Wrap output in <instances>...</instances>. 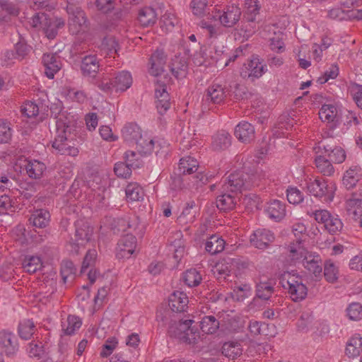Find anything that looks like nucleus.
Instances as JSON below:
<instances>
[{"label": "nucleus", "mask_w": 362, "mask_h": 362, "mask_svg": "<svg viewBox=\"0 0 362 362\" xmlns=\"http://www.w3.org/2000/svg\"><path fill=\"white\" fill-rule=\"evenodd\" d=\"M50 113L51 117L55 120L54 124L52 127L56 134L52 142V147L61 155L77 156L78 148L69 144L73 139L71 134L76 128L74 117L67 114L66 112L62 111V105L59 101L52 104Z\"/></svg>", "instance_id": "obj_1"}, {"label": "nucleus", "mask_w": 362, "mask_h": 362, "mask_svg": "<svg viewBox=\"0 0 362 362\" xmlns=\"http://www.w3.org/2000/svg\"><path fill=\"white\" fill-rule=\"evenodd\" d=\"M255 177V175H250L243 170H236L226 178L222 186L224 190L238 194L242 190L257 185Z\"/></svg>", "instance_id": "obj_2"}, {"label": "nucleus", "mask_w": 362, "mask_h": 362, "mask_svg": "<svg viewBox=\"0 0 362 362\" xmlns=\"http://www.w3.org/2000/svg\"><path fill=\"white\" fill-rule=\"evenodd\" d=\"M281 283L282 286L288 290L291 299L295 302L301 301L308 294V288L303 283L301 276L291 273L283 274Z\"/></svg>", "instance_id": "obj_3"}, {"label": "nucleus", "mask_w": 362, "mask_h": 362, "mask_svg": "<svg viewBox=\"0 0 362 362\" xmlns=\"http://www.w3.org/2000/svg\"><path fill=\"white\" fill-rule=\"evenodd\" d=\"M242 11L236 4L227 5L223 9H218L214 17L226 28H234L240 21Z\"/></svg>", "instance_id": "obj_4"}, {"label": "nucleus", "mask_w": 362, "mask_h": 362, "mask_svg": "<svg viewBox=\"0 0 362 362\" xmlns=\"http://www.w3.org/2000/svg\"><path fill=\"white\" fill-rule=\"evenodd\" d=\"M307 189L309 193L316 197L320 198L325 202L333 200L334 187L332 183L325 180L315 179L307 182Z\"/></svg>", "instance_id": "obj_5"}, {"label": "nucleus", "mask_w": 362, "mask_h": 362, "mask_svg": "<svg viewBox=\"0 0 362 362\" xmlns=\"http://www.w3.org/2000/svg\"><path fill=\"white\" fill-rule=\"evenodd\" d=\"M319 117L322 122L329 123V129L324 133L323 137L333 138L334 130L339 122V117L336 106L332 104H325L319 111Z\"/></svg>", "instance_id": "obj_6"}, {"label": "nucleus", "mask_w": 362, "mask_h": 362, "mask_svg": "<svg viewBox=\"0 0 362 362\" xmlns=\"http://www.w3.org/2000/svg\"><path fill=\"white\" fill-rule=\"evenodd\" d=\"M0 349L7 357H13L17 354L19 344L13 332L8 329L0 331Z\"/></svg>", "instance_id": "obj_7"}, {"label": "nucleus", "mask_w": 362, "mask_h": 362, "mask_svg": "<svg viewBox=\"0 0 362 362\" xmlns=\"http://www.w3.org/2000/svg\"><path fill=\"white\" fill-rule=\"evenodd\" d=\"M137 245L136 237L127 233L120 238L116 248V257L118 259H129L135 252Z\"/></svg>", "instance_id": "obj_8"}, {"label": "nucleus", "mask_w": 362, "mask_h": 362, "mask_svg": "<svg viewBox=\"0 0 362 362\" xmlns=\"http://www.w3.org/2000/svg\"><path fill=\"white\" fill-rule=\"evenodd\" d=\"M74 238H71L70 244L78 247L89 242L93 233V229L89 224L83 221H77L75 224Z\"/></svg>", "instance_id": "obj_9"}, {"label": "nucleus", "mask_w": 362, "mask_h": 362, "mask_svg": "<svg viewBox=\"0 0 362 362\" xmlns=\"http://www.w3.org/2000/svg\"><path fill=\"white\" fill-rule=\"evenodd\" d=\"M274 240V233L266 228H258L250 235V243L260 250L267 249Z\"/></svg>", "instance_id": "obj_10"}, {"label": "nucleus", "mask_w": 362, "mask_h": 362, "mask_svg": "<svg viewBox=\"0 0 362 362\" xmlns=\"http://www.w3.org/2000/svg\"><path fill=\"white\" fill-rule=\"evenodd\" d=\"M264 73V65L257 57H252V59L245 63L241 68L240 76L243 78H258Z\"/></svg>", "instance_id": "obj_11"}, {"label": "nucleus", "mask_w": 362, "mask_h": 362, "mask_svg": "<svg viewBox=\"0 0 362 362\" xmlns=\"http://www.w3.org/2000/svg\"><path fill=\"white\" fill-rule=\"evenodd\" d=\"M226 88L218 83H213L206 90L203 97L204 105L206 104H221L227 96Z\"/></svg>", "instance_id": "obj_12"}, {"label": "nucleus", "mask_w": 362, "mask_h": 362, "mask_svg": "<svg viewBox=\"0 0 362 362\" xmlns=\"http://www.w3.org/2000/svg\"><path fill=\"white\" fill-rule=\"evenodd\" d=\"M236 193H232L230 190H224L221 186V194L216 197V206L221 211H230L235 208L239 198Z\"/></svg>", "instance_id": "obj_13"}, {"label": "nucleus", "mask_w": 362, "mask_h": 362, "mask_svg": "<svg viewBox=\"0 0 362 362\" xmlns=\"http://www.w3.org/2000/svg\"><path fill=\"white\" fill-rule=\"evenodd\" d=\"M42 64L45 67V74L50 79L61 69L62 62L60 57L54 53L44 54Z\"/></svg>", "instance_id": "obj_14"}, {"label": "nucleus", "mask_w": 362, "mask_h": 362, "mask_svg": "<svg viewBox=\"0 0 362 362\" xmlns=\"http://www.w3.org/2000/svg\"><path fill=\"white\" fill-rule=\"evenodd\" d=\"M172 75L177 79L185 78L188 74V63L185 57L175 55L169 64Z\"/></svg>", "instance_id": "obj_15"}, {"label": "nucleus", "mask_w": 362, "mask_h": 362, "mask_svg": "<svg viewBox=\"0 0 362 362\" xmlns=\"http://www.w3.org/2000/svg\"><path fill=\"white\" fill-rule=\"evenodd\" d=\"M264 211L270 219L279 222L286 216V205L282 202L274 199L267 203Z\"/></svg>", "instance_id": "obj_16"}, {"label": "nucleus", "mask_w": 362, "mask_h": 362, "mask_svg": "<svg viewBox=\"0 0 362 362\" xmlns=\"http://www.w3.org/2000/svg\"><path fill=\"white\" fill-rule=\"evenodd\" d=\"M158 20V13L151 6H144L138 11L137 21L143 28L152 27Z\"/></svg>", "instance_id": "obj_17"}, {"label": "nucleus", "mask_w": 362, "mask_h": 362, "mask_svg": "<svg viewBox=\"0 0 362 362\" xmlns=\"http://www.w3.org/2000/svg\"><path fill=\"white\" fill-rule=\"evenodd\" d=\"M255 128L247 122H240L235 128V137L243 143H250L255 139Z\"/></svg>", "instance_id": "obj_18"}, {"label": "nucleus", "mask_w": 362, "mask_h": 362, "mask_svg": "<svg viewBox=\"0 0 362 362\" xmlns=\"http://www.w3.org/2000/svg\"><path fill=\"white\" fill-rule=\"evenodd\" d=\"M323 148L324 152L322 153L325 155L331 162L335 163H342L346 159V153L344 150L339 146H332L329 144H325L323 142L320 143L319 148Z\"/></svg>", "instance_id": "obj_19"}, {"label": "nucleus", "mask_w": 362, "mask_h": 362, "mask_svg": "<svg viewBox=\"0 0 362 362\" xmlns=\"http://www.w3.org/2000/svg\"><path fill=\"white\" fill-rule=\"evenodd\" d=\"M188 303V298L182 291H174L169 297V307L175 313L185 312L187 308Z\"/></svg>", "instance_id": "obj_20"}, {"label": "nucleus", "mask_w": 362, "mask_h": 362, "mask_svg": "<svg viewBox=\"0 0 362 362\" xmlns=\"http://www.w3.org/2000/svg\"><path fill=\"white\" fill-rule=\"evenodd\" d=\"M360 198H349L346 201L347 211L353 214V218L358 221L362 228V184L359 188Z\"/></svg>", "instance_id": "obj_21"}, {"label": "nucleus", "mask_w": 362, "mask_h": 362, "mask_svg": "<svg viewBox=\"0 0 362 362\" xmlns=\"http://www.w3.org/2000/svg\"><path fill=\"white\" fill-rule=\"evenodd\" d=\"M99 67V61L95 55H86L82 58L81 70L84 76L95 77Z\"/></svg>", "instance_id": "obj_22"}, {"label": "nucleus", "mask_w": 362, "mask_h": 362, "mask_svg": "<svg viewBox=\"0 0 362 362\" xmlns=\"http://www.w3.org/2000/svg\"><path fill=\"white\" fill-rule=\"evenodd\" d=\"M166 62V55L162 49H157L150 58V70L151 75L157 76L163 71V66Z\"/></svg>", "instance_id": "obj_23"}, {"label": "nucleus", "mask_w": 362, "mask_h": 362, "mask_svg": "<svg viewBox=\"0 0 362 362\" xmlns=\"http://www.w3.org/2000/svg\"><path fill=\"white\" fill-rule=\"evenodd\" d=\"M65 25V21L62 18L47 17L45 25L43 27V31L48 39L52 40L56 37L58 30L62 28Z\"/></svg>", "instance_id": "obj_24"}, {"label": "nucleus", "mask_w": 362, "mask_h": 362, "mask_svg": "<svg viewBox=\"0 0 362 362\" xmlns=\"http://www.w3.org/2000/svg\"><path fill=\"white\" fill-rule=\"evenodd\" d=\"M362 175L361 168L358 165L351 166L344 173L343 185L348 189L354 188L360 180Z\"/></svg>", "instance_id": "obj_25"}, {"label": "nucleus", "mask_w": 362, "mask_h": 362, "mask_svg": "<svg viewBox=\"0 0 362 362\" xmlns=\"http://www.w3.org/2000/svg\"><path fill=\"white\" fill-rule=\"evenodd\" d=\"M50 221L49 212L43 209H37L31 214L29 221L33 226L38 228H45Z\"/></svg>", "instance_id": "obj_26"}, {"label": "nucleus", "mask_w": 362, "mask_h": 362, "mask_svg": "<svg viewBox=\"0 0 362 362\" xmlns=\"http://www.w3.org/2000/svg\"><path fill=\"white\" fill-rule=\"evenodd\" d=\"M112 80L116 92L125 91L132 83V75L129 72L126 71L117 73L115 76L112 77Z\"/></svg>", "instance_id": "obj_27"}, {"label": "nucleus", "mask_w": 362, "mask_h": 362, "mask_svg": "<svg viewBox=\"0 0 362 362\" xmlns=\"http://www.w3.org/2000/svg\"><path fill=\"white\" fill-rule=\"evenodd\" d=\"M122 134L124 139L131 144H136L142 136L140 127L134 123L126 124L122 129Z\"/></svg>", "instance_id": "obj_28"}, {"label": "nucleus", "mask_w": 362, "mask_h": 362, "mask_svg": "<svg viewBox=\"0 0 362 362\" xmlns=\"http://www.w3.org/2000/svg\"><path fill=\"white\" fill-rule=\"evenodd\" d=\"M231 144V136L225 130L218 132L214 137L212 148L215 151H221L228 148Z\"/></svg>", "instance_id": "obj_29"}, {"label": "nucleus", "mask_w": 362, "mask_h": 362, "mask_svg": "<svg viewBox=\"0 0 362 362\" xmlns=\"http://www.w3.org/2000/svg\"><path fill=\"white\" fill-rule=\"evenodd\" d=\"M221 351L226 357L234 360L242 355L243 349L240 343L229 341L223 344Z\"/></svg>", "instance_id": "obj_30"}, {"label": "nucleus", "mask_w": 362, "mask_h": 362, "mask_svg": "<svg viewBox=\"0 0 362 362\" xmlns=\"http://www.w3.org/2000/svg\"><path fill=\"white\" fill-rule=\"evenodd\" d=\"M46 165L37 160H29L25 165L28 175L32 179H40L46 170Z\"/></svg>", "instance_id": "obj_31"}, {"label": "nucleus", "mask_w": 362, "mask_h": 362, "mask_svg": "<svg viewBox=\"0 0 362 362\" xmlns=\"http://www.w3.org/2000/svg\"><path fill=\"white\" fill-rule=\"evenodd\" d=\"M303 264L304 267L311 274H313L315 276L317 277L321 276L322 268V262L319 256L313 257L308 255L305 257L303 260Z\"/></svg>", "instance_id": "obj_32"}, {"label": "nucleus", "mask_w": 362, "mask_h": 362, "mask_svg": "<svg viewBox=\"0 0 362 362\" xmlns=\"http://www.w3.org/2000/svg\"><path fill=\"white\" fill-rule=\"evenodd\" d=\"M225 240L217 235H212L205 243V250L211 255H216L224 250Z\"/></svg>", "instance_id": "obj_33"}, {"label": "nucleus", "mask_w": 362, "mask_h": 362, "mask_svg": "<svg viewBox=\"0 0 362 362\" xmlns=\"http://www.w3.org/2000/svg\"><path fill=\"white\" fill-rule=\"evenodd\" d=\"M258 14L259 13L245 12L244 22L242 25L243 29H245L244 36L248 37L255 33L259 23V21L257 19Z\"/></svg>", "instance_id": "obj_34"}, {"label": "nucleus", "mask_w": 362, "mask_h": 362, "mask_svg": "<svg viewBox=\"0 0 362 362\" xmlns=\"http://www.w3.org/2000/svg\"><path fill=\"white\" fill-rule=\"evenodd\" d=\"M198 167L197 160L190 156H187L180 160L177 170L179 172V174L191 175L197 170Z\"/></svg>", "instance_id": "obj_35"}, {"label": "nucleus", "mask_w": 362, "mask_h": 362, "mask_svg": "<svg viewBox=\"0 0 362 362\" xmlns=\"http://www.w3.org/2000/svg\"><path fill=\"white\" fill-rule=\"evenodd\" d=\"M290 252L289 257L293 261H299L305 259L307 255V250L302 244V240L298 238L296 243H291L288 246Z\"/></svg>", "instance_id": "obj_36"}, {"label": "nucleus", "mask_w": 362, "mask_h": 362, "mask_svg": "<svg viewBox=\"0 0 362 362\" xmlns=\"http://www.w3.org/2000/svg\"><path fill=\"white\" fill-rule=\"evenodd\" d=\"M87 18L83 11H79L74 15L69 16V30L72 33L76 34L81 27L86 25Z\"/></svg>", "instance_id": "obj_37"}, {"label": "nucleus", "mask_w": 362, "mask_h": 362, "mask_svg": "<svg viewBox=\"0 0 362 362\" xmlns=\"http://www.w3.org/2000/svg\"><path fill=\"white\" fill-rule=\"evenodd\" d=\"M193 320H186L185 321L174 322L168 328V334L171 337L178 339L181 341V337L185 332L189 325H192Z\"/></svg>", "instance_id": "obj_38"}, {"label": "nucleus", "mask_w": 362, "mask_h": 362, "mask_svg": "<svg viewBox=\"0 0 362 362\" xmlns=\"http://www.w3.org/2000/svg\"><path fill=\"white\" fill-rule=\"evenodd\" d=\"M36 327L31 320H23L18 327L19 337L24 340H28L35 333Z\"/></svg>", "instance_id": "obj_39"}, {"label": "nucleus", "mask_w": 362, "mask_h": 362, "mask_svg": "<svg viewBox=\"0 0 362 362\" xmlns=\"http://www.w3.org/2000/svg\"><path fill=\"white\" fill-rule=\"evenodd\" d=\"M127 201L139 202L144 199V192L137 183H129L125 189Z\"/></svg>", "instance_id": "obj_40"}, {"label": "nucleus", "mask_w": 362, "mask_h": 362, "mask_svg": "<svg viewBox=\"0 0 362 362\" xmlns=\"http://www.w3.org/2000/svg\"><path fill=\"white\" fill-rule=\"evenodd\" d=\"M315 162L317 168L324 175L331 176L334 173V169L331 163V160L323 153L322 155L317 156L315 159Z\"/></svg>", "instance_id": "obj_41"}, {"label": "nucleus", "mask_w": 362, "mask_h": 362, "mask_svg": "<svg viewBox=\"0 0 362 362\" xmlns=\"http://www.w3.org/2000/svg\"><path fill=\"white\" fill-rule=\"evenodd\" d=\"M219 321L213 315H206L200 322V328L206 334L215 333L219 328Z\"/></svg>", "instance_id": "obj_42"}, {"label": "nucleus", "mask_w": 362, "mask_h": 362, "mask_svg": "<svg viewBox=\"0 0 362 362\" xmlns=\"http://www.w3.org/2000/svg\"><path fill=\"white\" fill-rule=\"evenodd\" d=\"M362 349V339L359 334L352 337L347 342L346 354L349 357H355L360 354Z\"/></svg>", "instance_id": "obj_43"}, {"label": "nucleus", "mask_w": 362, "mask_h": 362, "mask_svg": "<svg viewBox=\"0 0 362 362\" xmlns=\"http://www.w3.org/2000/svg\"><path fill=\"white\" fill-rule=\"evenodd\" d=\"M135 144L136 145V151L141 156L150 155L154 148V141L143 136Z\"/></svg>", "instance_id": "obj_44"}, {"label": "nucleus", "mask_w": 362, "mask_h": 362, "mask_svg": "<svg viewBox=\"0 0 362 362\" xmlns=\"http://www.w3.org/2000/svg\"><path fill=\"white\" fill-rule=\"evenodd\" d=\"M81 321L79 317L75 315H69L66 322L62 323V331L66 335L73 334L76 329L81 326Z\"/></svg>", "instance_id": "obj_45"}, {"label": "nucleus", "mask_w": 362, "mask_h": 362, "mask_svg": "<svg viewBox=\"0 0 362 362\" xmlns=\"http://www.w3.org/2000/svg\"><path fill=\"white\" fill-rule=\"evenodd\" d=\"M208 0H192L191 7L194 15L198 17H202L209 13V7Z\"/></svg>", "instance_id": "obj_46"}, {"label": "nucleus", "mask_w": 362, "mask_h": 362, "mask_svg": "<svg viewBox=\"0 0 362 362\" xmlns=\"http://www.w3.org/2000/svg\"><path fill=\"white\" fill-rule=\"evenodd\" d=\"M274 291V288L269 282H259L256 286V296L262 300H269Z\"/></svg>", "instance_id": "obj_47"}, {"label": "nucleus", "mask_w": 362, "mask_h": 362, "mask_svg": "<svg viewBox=\"0 0 362 362\" xmlns=\"http://www.w3.org/2000/svg\"><path fill=\"white\" fill-rule=\"evenodd\" d=\"M42 267L41 259L37 256L26 257L23 262V267L29 274L36 272Z\"/></svg>", "instance_id": "obj_48"}, {"label": "nucleus", "mask_w": 362, "mask_h": 362, "mask_svg": "<svg viewBox=\"0 0 362 362\" xmlns=\"http://www.w3.org/2000/svg\"><path fill=\"white\" fill-rule=\"evenodd\" d=\"M183 280L189 287L197 286L201 283L202 276L197 269H190L185 272Z\"/></svg>", "instance_id": "obj_49"}, {"label": "nucleus", "mask_w": 362, "mask_h": 362, "mask_svg": "<svg viewBox=\"0 0 362 362\" xmlns=\"http://www.w3.org/2000/svg\"><path fill=\"white\" fill-rule=\"evenodd\" d=\"M324 227L329 233L334 234L341 231L343 228V223L341 219L339 218L338 215H332L330 214V217L326 221Z\"/></svg>", "instance_id": "obj_50"}, {"label": "nucleus", "mask_w": 362, "mask_h": 362, "mask_svg": "<svg viewBox=\"0 0 362 362\" xmlns=\"http://www.w3.org/2000/svg\"><path fill=\"white\" fill-rule=\"evenodd\" d=\"M76 271L74 263L70 260H63L61 264L60 273L64 284H66L69 277H72Z\"/></svg>", "instance_id": "obj_51"}, {"label": "nucleus", "mask_w": 362, "mask_h": 362, "mask_svg": "<svg viewBox=\"0 0 362 362\" xmlns=\"http://www.w3.org/2000/svg\"><path fill=\"white\" fill-rule=\"evenodd\" d=\"M19 185L16 182V180L13 177H8L7 176H1L0 178V189H6L7 191L11 192V193L14 194H18L19 190L18 187Z\"/></svg>", "instance_id": "obj_52"}, {"label": "nucleus", "mask_w": 362, "mask_h": 362, "mask_svg": "<svg viewBox=\"0 0 362 362\" xmlns=\"http://www.w3.org/2000/svg\"><path fill=\"white\" fill-rule=\"evenodd\" d=\"M338 270L334 264L331 260H327L324 264V276L326 280L330 283H334L337 279Z\"/></svg>", "instance_id": "obj_53"}, {"label": "nucleus", "mask_w": 362, "mask_h": 362, "mask_svg": "<svg viewBox=\"0 0 362 362\" xmlns=\"http://www.w3.org/2000/svg\"><path fill=\"white\" fill-rule=\"evenodd\" d=\"M17 198L11 197L8 195L0 194V209L13 212L18 208Z\"/></svg>", "instance_id": "obj_54"}, {"label": "nucleus", "mask_w": 362, "mask_h": 362, "mask_svg": "<svg viewBox=\"0 0 362 362\" xmlns=\"http://www.w3.org/2000/svg\"><path fill=\"white\" fill-rule=\"evenodd\" d=\"M12 137V129L8 122L0 119V143L7 144Z\"/></svg>", "instance_id": "obj_55"}, {"label": "nucleus", "mask_w": 362, "mask_h": 362, "mask_svg": "<svg viewBox=\"0 0 362 362\" xmlns=\"http://www.w3.org/2000/svg\"><path fill=\"white\" fill-rule=\"evenodd\" d=\"M132 168L126 161L124 163L118 162L115 164L114 171L117 177L127 178L130 177Z\"/></svg>", "instance_id": "obj_56"}, {"label": "nucleus", "mask_w": 362, "mask_h": 362, "mask_svg": "<svg viewBox=\"0 0 362 362\" xmlns=\"http://www.w3.org/2000/svg\"><path fill=\"white\" fill-rule=\"evenodd\" d=\"M95 84L100 90L106 93H111L115 90L112 78L103 76L97 79Z\"/></svg>", "instance_id": "obj_57"}, {"label": "nucleus", "mask_w": 362, "mask_h": 362, "mask_svg": "<svg viewBox=\"0 0 362 362\" xmlns=\"http://www.w3.org/2000/svg\"><path fill=\"white\" fill-rule=\"evenodd\" d=\"M199 338V333L197 329L191 327V325H189L188 328H187L185 332L183 334L182 337H181L180 341L189 344H195L197 342Z\"/></svg>", "instance_id": "obj_58"}, {"label": "nucleus", "mask_w": 362, "mask_h": 362, "mask_svg": "<svg viewBox=\"0 0 362 362\" xmlns=\"http://www.w3.org/2000/svg\"><path fill=\"white\" fill-rule=\"evenodd\" d=\"M97 257V251L95 249H91L87 251L81 269V273H84L86 270L90 267H93Z\"/></svg>", "instance_id": "obj_59"}, {"label": "nucleus", "mask_w": 362, "mask_h": 362, "mask_svg": "<svg viewBox=\"0 0 362 362\" xmlns=\"http://www.w3.org/2000/svg\"><path fill=\"white\" fill-rule=\"evenodd\" d=\"M139 152L133 151H127L124 153L125 161L127 162L129 165L133 168V169L139 168L142 163L140 159Z\"/></svg>", "instance_id": "obj_60"}, {"label": "nucleus", "mask_w": 362, "mask_h": 362, "mask_svg": "<svg viewBox=\"0 0 362 362\" xmlns=\"http://www.w3.org/2000/svg\"><path fill=\"white\" fill-rule=\"evenodd\" d=\"M19 194L18 198L22 197L24 199L28 200L34 196L36 192V189L34 185L31 183H26L19 185Z\"/></svg>", "instance_id": "obj_61"}, {"label": "nucleus", "mask_w": 362, "mask_h": 362, "mask_svg": "<svg viewBox=\"0 0 362 362\" xmlns=\"http://www.w3.org/2000/svg\"><path fill=\"white\" fill-rule=\"evenodd\" d=\"M347 316L350 320H359L362 318V305L353 303L346 309Z\"/></svg>", "instance_id": "obj_62"}, {"label": "nucleus", "mask_w": 362, "mask_h": 362, "mask_svg": "<svg viewBox=\"0 0 362 362\" xmlns=\"http://www.w3.org/2000/svg\"><path fill=\"white\" fill-rule=\"evenodd\" d=\"M233 98L238 100H247L252 96L247 87L240 84H235L234 90L233 91Z\"/></svg>", "instance_id": "obj_63"}, {"label": "nucleus", "mask_w": 362, "mask_h": 362, "mask_svg": "<svg viewBox=\"0 0 362 362\" xmlns=\"http://www.w3.org/2000/svg\"><path fill=\"white\" fill-rule=\"evenodd\" d=\"M287 199L289 203L298 204L303 202V193L296 187H289L286 190Z\"/></svg>", "instance_id": "obj_64"}]
</instances>
